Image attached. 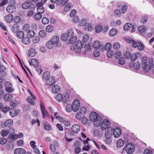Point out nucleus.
Instances as JSON below:
<instances>
[{"instance_id":"nucleus-1","label":"nucleus","mask_w":154,"mask_h":154,"mask_svg":"<svg viewBox=\"0 0 154 154\" xmlns=\"http://www.w3.org/2000/svg\"><path fill=\"white\" fill-rule=\"evenodd\" d=\"M86 45L80 41H78L75 43L72 44L70 47V49L74 51L77 53H79L81 51L82 48H85Z\"/></svg>"},{"instance_id":"nucleus-2","label":"nucleus","mask_w":154,"mask_h":154,"mask_svg":"<svg viewBox=\"0 0 154 154\" xmlns=\"http://www.w3.org/2000/svg\"><path fill=\"white\" fill-rule=\"evenodd\" d=\"M91 121L94 122L95 125L99 127L100 126L103 120V118L101 116H89Z\"/></svg>"},{"instance_id":"nucleus-3","label":"nucleus","mask_w":154,"mask_h":154,"mask_svg":"<svg viewBox=\"0 0 154 154\" xmlns=\"http://www.w3.org/2000/svg\"><path fill=\"white\" fill-rule=\"evenodd\" d=\"M124 149H125L126 152L129 154L132 153L135 150L134 145L132 143H128Z\"/></svg>"},{"instance_id":"nucleus-4","label":"nucleus","mask_w":154,"mask_h":154,"mask_svg":"<svg viewBox=\"0 0 154 154\" xmlns=\"http://www.w3.org/2000/svg\"><path fill=\"white\" fill-rule=\"evenodd\" d=\"M71 105L72 110L74 112H77L80 107V103L78 100L75 99Z\"/></svg>"},{"instance_id":"nucleus-5","label":"nucleus","mask_w":154,"mask_h":154,"mask_svg":"<svg viewBox=\"0 0 154 154\" xmlns=\"http://www.w3.org/2000/svg\"><path fill=\"white\" fill-rule=\"evenodd\" d=\"M55 118L60 122H63L66 126L69 127L71 125L70 122L67 119H64L60 116H56Z\"/></svg>"},{"instance_id":"nucleus-6","label":"nucleus","mask_w":154,"mask_h":154,"mask_svg":"<svg viewBox=\"0 0 154 154\" xmlns=\"http://www.w3.org/2000/svg\"><path fill=\"white\" fill-rule=\"evenodd\" d=\"M147 58L143 57L142 60L141 66L143 69L146 71H148L150 70V66L147 63Z\"/></svg>"},{"instance_id":"nucleus-7","label":"nucleus","mask_w":154,"mask_h":154,"mask_svg":"<svg viewBox=\"0 0 154 154\" xmlns=\"http://www.w3.org/2000/svg\"><path fill=\"white\" fill-rule=\"evenodd\" d=\"M113 132V128L110 127L105 131V137L107 139L110 138Z\"/></svg>"},{"instance_id":"nucleus-8","label":"nucleus","mask_w":154,"mask_h":154,"mask_svg":"<svg viewBox=\"0 0 154 154\" xmlns=\"http://www.w3.org/2000/svg\"><path fill=\"white\" fill-rule=\"evenodd\" d=\"M22 7L23 8L27 9L29 8L31 9H34L35 8V4H30L27 2H25L22 4Z\"/></svg>"},{"instance_id":"nucleus-9","label":"nucleus","mask_w":154,"mask_h":154,"mask_svg":"<svg viewBox=\"0 0 154 154\" xmlns=\"http://www.w3.org/2000/svg\"><path fill=\"white\" fill-rule=\"evenodd\" d=\"M5 87L6 91L8 92H13L14 89L12 88L11 83L9 82H7L5 83Z\"/></svg>"},{"instance_id":"nucleus-10","label":"nucleus","mask_w":154,"mask_h":154,"mask_svg":"<svg viewBox=\"0 0 154 154\" xmlns=\"http://www.w3.org/2000/svg\"><path fill=\"white\" fill-rule=\"evenodd\" d=\"M122 130L119 128H117L114 129H113V134L115 137H119L120 136Z\"/></svg>"},{"instance_id":"nucleus-11","label":"nucleus","mask_w":154,"mask_h":154,"mask_svg":"<svg viewBox=\"0 0 154 154\" xmlns=\"http://www.w3.org/2000/svg\"><path fill=\"white\" fill-rule=\"evenodd\" d=\"M110 124V122L108 120L104 119L101 125V128L102 130H105L108 128Z\"/></svg>"},{"instance_id":"nucleus-12","label":"nucleus","mask_w":154,"mask_h":154,"mask_svg":"<svg viewBox=\"0 0 154 154\" xmlns=\"http://www.w3.org/2000/svg\"><path fill=\"white\" fill-rule=\"evenodd\" d=\"M46 81L47 85L49 86H52L55 82V78L53 76H51Z\"/></svg>"},{"instance_id":"nucleus-13","label":"nucleus","mask_w":154,"mask_h":154,"mask_svg":"<svg viewBox=\"0 0 154 154\" xmlns=\"http://www.w3.org/2000/svg\"><path fill=\"white\" fill-rule=\"evenodd\" d=\"M25 150L22 148H17L15 149L14 151V154H25Z\"/></svg>"},{"instance_id":"nucleus-14","label":"nucleus","mask_w":154,"mask_h":154,"mask_svg":"<svg viewBox=\"0 0 154 154\" xmlns=\"http://www.w3.org/2000/svg\"><path fill=\"white\" fill-rule=\"evenodd\" d=\"M15 7L13 5L8 6L6 8V11L9 13H12L15 10Z\"/></svg>"},{"instance_id":"nucleus-15","label":"nucleus","mask_w":154,"mask_h":154,"mask_svg":"<svg viewBox=\"0 0 154 154\" xmlns=\"http://www.w3.org/2000/svg\"><path fill=\"white\" fill-rule=\"evenodd\" d=\"M80 128L79 125L78 124H75L73 125L72 128V129L74 133H77L80 130Z\"/></svg>"},{"instance_id":"nucleus-16","label":"nucleus","mask_w":154,"mask_h":154,"mask_svg":"<svg viewBox=\"0 0 154 154\" xmlns=\"http://www.w3.org/2000/svg\"><path fill=\"white\" fill-rule=\"evenodd\" d=\"M30 64H31L34 67H36L39 64L37 60L35 59H32L30 62L29 61Z\"/></svg>"},{"instance_id":"nucleus-17","label":"nucleus","mask_w":154,"mask_h":154,"mask_svg":"<svg viewBox=\"0 0 154 154\" xmlns=\"http://www.w3.org/2000/svg\"><path fill=\"white\" fill-rule=\"evenodd\" d=\"M43 123L44 128L45 130L49 131L51 130V127L49 123L45 121H43Z\"/></svg>"},{"instance_id":"nucleus-18","label":"nucleus","mask_w":154,"mask_h":154,"mask_svg":"<svg viewBox=\"0 0 154 154\" xmlns=\"http://www.w3.org/2000/svg\"><path fill=\"white\" fill-rule=\"evenodd\" d=\"M59 40V37L57 36H54L53 37L51 41H52L53 44L56 45V46H58V42Z\"/></svg>"},{"instance_id":"nucleus-19","label":"nucleus","mask_w":154,"mask_h":154,"mask_svg":"<svg viewBox=\"0 0 154 154\" xmlns=\"http://www.w3.org/2000/svg\"><path fill=\"white\" fill-rule=\"evenodd\" d=\"M102 46V45H100L99 41H94L93 44V47L95 49H99L100 48H101Z\"/></svg>"},{"instance_id":"nucleus-20","label":"nucleus","mask_w":154,"mask_h":154,"mask_svg":"<svg viewBox=\"0 0 154 154\" xmlns=\"http://www.w3.org/2000/svg\"><path fill=\"white\" fill-rule=\"evenodd\" d=\"M12 96L11 94L7 93L5 94L4 97V100L6 101H9L12 98Z\"/></svg>"},{"instance_id":"nucleus-21","label":"nucleus","mask_w":154,"mask_h":154,"mask_svg":"<svg viewBox=\"0 0 154 154\" xmlns=\"http://www.w3.org/2000/svg\"><path fill=\"white\" fill-rule=\"evenodd\" d=\"M102 47L101 48L102 49V51H103V50H106V51H109L110 50V49H111L112 45L110 43H107L106 44H105L104 46V48H103V46H102Z\"/></svg>"},{"instance_id":"nucleus-22","label":"nucleus","mask_w":154,"mask_h":154,"mask_svg":"<svg viewBox=\"0 0 154 154\" xmlns=\"http://www.w3.org/2000/svg\"><path fill=\"white\" fill-rule=\"evenodd\" d=\"M54 45H55L51 40L48 41L46 44L47 47L49 49H53Z\"/></svg>"},{"instance_id":"nucleus-23","label":"nucleus","mask_w":154,"mask_h":154,"mask_svg":"<svg viewBox=\"0 0 154 154\" xmlns=\"http://www.w3.org/2000/svg\"><path fill=\"white\" fill-rule=\"evenodd\" d=\"M50 74L49 72L48 71L44 72L43 75V80H48V79L51 77Z\"/></svg>"},{"instance_id":"nucleus-24","label":"nucleus","mask_w":154,"mask_h":154,"mask_svg":"<svg viewBox=\"0 0 154 154\" xmlns=\"http://www.w3.org/2000/svg\"><path fill=\"white\" fill-rule=\"evenodd\" d=\"M14 17H13V15L11 14H9L5 18V20L7 22L10 23L13 20Z\"/></svg>"},{"instance_id":"nucleus-25","label":"nucleus","mask_w":154,"mask_h":154,"mask_svg":"<svg viewBox=\"0 0 154 154\" xmlns=\"http://www.w3.org/2000/svg\"><path fill=\"white\" fill-rule=\"evenodd\" d=\"M30 42L31 41L28 37H25L22 38V42L24 44L28 45L29 44Z\"/></svg>"},{"instance_id":"nucleus-26","label":"nucleus","mask_w":154,"mask_h":154,"mask_svg":"<svg viewBox=\"0 0 154 154\" xmlns=\"http://www.w3.org/2000/svg\"><path fill=\"white\" fill-rule=\"evenodd\" d=\"M92 26L91 24L86 23L84 26L83 28L86 31H89L92 29Z\"/></svg>"},{"instance_id":"nucleus-27","label":"nucleus","mask_w":154,"mask_h":154,"mask_svg":"<svg viewBox=\"0 0 154 154\" xmlns=\"http://www.w3.org/2000/svg\"><path fill=\"white\" fill-rule=\"evenodd\" d=\"M28 53L29 55L31 57H34L36 54L35 50L33 48H30L29 51Z\"/></svg>"},{"instance_id":"nucleus-28","label":"nucleus","mask_w":154,"mask_h":154,"mask_svg":"<svg viewBox=\"0 0 154 154\" xmlns=\"http://www.w3.org/2000/svg\"><path fill=\"white\" fill-rule=\"evenodd\" d=\"M86 109L85 107H81L79 110V113H77L76 116H79V115H84L86 112Z\"/></svg>"},{"instance_id":"nucleus-29","label":"nucleus","mask_w":154,"mask_h":154,"mask_svg":"<svg viewBox=\"0 0 154 154\" xmlns=\"http://www.w3.org/2000/svg\"><path fill=\"white\" fill-rule=\"evenodd\" d=\"M60 90V87L58 85H55L52 88V91L53 93H57Z\"/></svg>"},{"instance_id":"nucleus-30","label":"nucleus","mask_w":154,"mask_h":154,"mask_svg":"<svg viewBox=\"0 0 154 154\" xmlns=\"http://www.w3.org/2000/svg\"><path fill=\"white\" fill-rule=\"evenodd\" d=\"M40 105L42 116H45L47 114V112L45 109V107L43 104L42 103H41Z\"/></svg>"},{"instance_id":"nucleus-31","label":"nucleus","mask_w":154,"mask_h":154,"mask_svg":"<svg viewBox=\"0 0 154 154\" xmlns=\"http://www.w3.org/2000/svg\"><path fill=\"white\" fill-rule=\"evenodd\" d=\"M13 123V122L12 120L9 119L5 121V125L6 127H9L12 125Z\"/></svg>"},{"instance_id":"nucleus-32","label":"nucleus","mask_w":154,"mask_h":154,"mask_svg":"<svg viewBox=\"0 0 154 154\" xmlns=\"http://www.w3.org/2000/svg\"><path fill=\"white\" fill-rule=\"evenodd\" d=\"M19 26L17 24H15L13 25L11 27V31L14 33L16 32L19 30Z\"/></svg>"},{"instance_id":"nucleus-33","label":"nucleus","mask_w":154,"mask_h":154,"mask_svg":"<svg viewBox=\"0 0 154 154\" xmlns=\"http://www.w3.org/2000/svg\"><path fill=\"white\" fill-rule=\"evenodd\" d=\"M69 100V98L68 94H66L63 97V96L62 101L64 103H67Z\"/></svg>"},{"instance_id":"nucleus-34","label":"nucleus","mask_w":154,"mask_h":154,"mask_svg":"<svg viewBox=\"0 0 154 154\" xmlns=\"http://www.w3.org/2000/svg\"><path fill=\"white\" fill-rule=\"evenodd\" d=\"M63 95L60 93H58L55 97V100L56 101L60 102L62 101Z\"/></svg>"},{"instance_id":"nucleus-35","label":"nucleus","mask_w":154,"mask_h":154,"mask_svg":"<svg viewBox=\"0 0 154 154\" xmlns=\"http://www.w3.org/2000/svg\"><path fill=\"white\" fill-rule=\"evenodd\" d=\"M68 2V0H57V4L58 5L64 6Z\"/></svg>"},{"instance_id":"nucleus-36","label":"nucleus","mask_w":154,"mask_h":154,"mask_svg":"<svg viewBox=\"0 0 154 154\" xmlns=\"http://www.w3.org/2000/svg\"><path fill=\"white\" fill-rule=\"evenodd\" d=\"M117 33V30L115 28H113L111 29L109 32L110 35L113 36H115Z\"/></svg>"},{"instance_id":"nucleus-37","label":"nucleus","mask_w":154,"mask_h":154,"mask_svg":"<svg viewBox=\"0 0 154 154\" xmlns=\"http://www.w3.org/2000/svg\"><path fill=\"white\" fill-rule=\"evenodd\" d=\"M72 4L71 3H69L65 6L64 10L65 11H68L70 10V9L72 8Z\"/></svg>"},{"instance_id":"nucleus-38","label":"nucleus","mask_w":154,"mask_h":154,"mask_svg":"<svg viewBox=\"0 0 154 154\" xmlns=\"http://www.w3.org/2000/svg\"><path fill=\"white\" fill-rule=\"evenodd\" d=\"M124 144V141L122 139L119 140L116 142L117 146L118 147H120L122 146Z\"/></svg>"},{"instance_id":"nucleus-39","label":"nucleus","mask_w":154,"mask_h":154,"mask_svg":"<svg viewBox=\"0 0 154 154\" xmlns=\"http://www.w3.org/2000/svg\"><path fill=\"white\" fill-rule=\"evenodd\" d=\"M77 39V37L75 36H73L69 38V42L70 43L72 44H74L75 42L76 41Z\"/></svg>"},{"instance_id":"nucleus-40","label":"nucleus","mask_w":154,"mask_h":154,"mask_svg":"<svg viewBox=\"0 0 154 154\" xmlns=\"http://www.w3.org/2000/svg\"><path fill=\"white\" fill-rule=\"evenodd\" d=\"M35 35V33L33 31L29 30L27 33V36L29 38H31L33 37Z\"/></svg>"},{"instance_id":"nucleus-41","label":"nucleus","mask_w":154,"mask_h":154,"mask_svg":"<svg viewBox=\"0 0 154 154\" xmlns=\"http://www.w3.org/2000/svg\"><path fill=\"white\" fill-rule=\"evenodd\" d=\"M132 27V25L129 23H127L124 25V29L125 30H128Z\"/></svg>"},{"instance_id":"nucleus-42","label":"nucleus","mask_w":154,"mask_h":154,"mask_svg":"<svg viewBox=\"0 0 154 154\" xmlns=\"http://www.w3.org/2000/svg\"><path fill=\"white\" fill-rule=\"evenodd\" d=\"M46 35V32L44 30H41L39 32V35L41 38L45 37Z\"/></svg>"},{"instance_id":"nucleus-43","label":"nucleus","mask_w":154,"mask_h":154,"mask_svg":"<svg viewBox=\"0 0 154 154\" xmlns=\"http://www.w3.org/2000/svg\"><path fill=\"white\" fill-rule=\"evenodd\" d=\"M67 35V34L65 33L63 34L61 37V40L63 42L66 41L68 38Z\"/></svg>"},{"instance_id":"nucleus-44","label":"nucleus","mask_w":154,"mask_h":154,"mask_svg":"<svg viewBox=\"0 0 154 154\" xmlns=\"http://www.w3.org/2000/svg\"><path fill=\"white\" fill-rule=\"evenodd\" d=\"M8 139L11 140V142L13 141L16 139H17L16 135L14 134H11L10 135L8 136Z\"/></svg>"},{"instance_id":"nucleus-45","label":"nucleus","mask_w":154,"mask_h":154,"mask_svg":"<svg viewBox=\"0 0 154 154\" xmlns=\"http://www.w3.org/2000/svg\"><path fill=\"white\" fill-rule=\"evenodd\" d=\"M89 39V36L88 35L85 34V35L82 38V42L83 43H84L85 44H86V42Z\"/></svg>"},{"instance_id":"nucleus-46","label":"nucleus","mask_w":154,"mask_h":154,"mask_svg":"<svg viewBox=\"0 0 154 154\" xmlns=\"http://www.w3.org/2000/svg\"><path fill=\"white\" fill-rule=\"evenodd\" d=\"M18 112L17 110V109H11V111L9 112V114L10 116H12L11 114H13L15 116H17V115L18 114Z\"/></svg>"},{"instance_id":"nucleus-47","label":"nucleus","mask_w":154,"mask_h":154,"mask_svg":"<svg viewBox=\"0 0 154 154\" xmlns=\"http://www.w3.org/2000/svg\"><path fill=\"white\" fill-rule=\"evenodd\" d=\"M9 133V131L5 130H3L1 132V135L3 137L7 136Z\"/></svg>"},{"instance_id":"nucleus-48","label":"nucleus","mask_w":154,"mask_h":154,"mask_svg":"<svg viewBox=\"0 0 154 154\" xmlns=\"http://www.w3.org/2000/svg\"><path fill=\"white\" fill-rule=\"evenodd\" d=\"M114 54V52L112 50H109L107 51L106 55L107 57L111 58L112 57Z\"/></svg>"},{"instance_id":"nucleus-49","label":"nucleus","mask_w":154,"mask_h":154,"mask_svg":"<svg viewBox=\"0 0 154 154\" xmlns=\"http://www.w3.org/2000/svg\"><path fill=\"white\" fill-rule=\"evenodd\" d=\"M67 34V36L68 37H70L73 36V32L72 29H69L68 30L67 33H66Z\"/></svg>"},{"instance_id":"nucleus-50","label":"nucleus","mask_w":154,"mask_h":154,"mask_svg":"<svg viewBox=\"0 0 154 154\" xmlns=\"http://www.w3.org/2000/svg\"><path fill=\"white\" fill-rule=\"evenodd\" d=\"M53 27L51 25H48L46 28V31L48 32H51L53 31Z\"/></svg>"},{"instance_id":"nucleus-51","label":"nucleus","mask_w":154,"mask_h":154,"mask_svg":"<svg viewBox=\"0 0 154 154\" xmlns=\"http://www.w3.org/2000/svg\"><path fill=\"white\" fill-rule=\"evenodd\" d=\"M17 34V37L20 38H22L24 36V33L23 31H18Z\"/></svg>"},{"instance_id":"nucleus-52","label":"nucleus","mask_w":154,"mask_h":154,"mask_svg":"<svg viewBox=\"0 0 154 154\" xmlns=\"http://www.w3.org/2000/svg\"><path fill=\"white\" fill-rule=\"evenodd\" d=\"M42 17L41 14L38 13H36L35 14L34 16V18L36 20H39Z\"/></svg>"},{"instance_id":"nucleus-53","label":"nucleus","mask_w":154,"mask_h":154,"mask_svg":"<svg viewBox=\"0 0 154 154\" xmlns=\"http://www.w3.org/2000/svg\"><path fill=\"white\" fill-rule=\"evenodd\" d=\"M7 148L8 150H12L14 149V146L11 142L8 143L7 145Z\"/></svg>"},{"instance_id":"nucleus-54","label":"nucleus","mask_w":154,"mask_h":154,"mask_svg":"<svg viewBox=\"0 0 154 154\" xmlns=\"http://www.w3.org/2000/svg\"><path fill=\"white\" fill-rule=\"evenodd\" d=\"M100 54L98 49H95L94 50L93 53L94 56L96 57H98L99 56Z\"/></svg>"},{"instance_id":"nucleus-55","label":"nucleus","mask_w":154,"mask_h":154,"mask_svg":"<svg viewBox=\"0 0 154 154\" xmlns=\"http://www.w3.org/2000/svg\"><path fill=\"white\" fill-rule=\"evenodd\" d=\"M138 29L139 32H143L146 29V27L144 26H140L138 27Z\"/></svg>"},{"instance_id":"nucleus-56","label":"nucleus","mask_w":154,"mask_h":154,"mask_svg":"<svg viewBox=\"0 0 154 154\" xmlns=\"http://www.w3.org/2000/svg\"><path fill=\"white\" fill-rule=\"evenodd\" d=\"M88 119L85 116H83L81 118V121L83 124H86L88 122Z\"/></svg>"},{"instance_id":"nucleus-57","label":"nucleus","mask_w":154,"mask_h":154,"mask_svg":"<svg viewBox=\"0 0 154 154\" xmlns=\"http://www.w3.org/2000/svg\"><path fill=\"white\" fill-rule=\"evenodd\" d=\"M66 109L67 112H71L72 110L71 105L69 104H67L66 107Z\"/></svg>"},{"instance_id":"nucleus-58","label":"nucleus","mask_w":154,"mask_h":154,"mask_svg":"<svg viewBox=\"0 0 154 154\" xmlns=\"http://www.w3.org/2000/svg\"><path fill=\"white\" fill-rule=\"evenodd\" d=\"M113 48L115 50H118L120 48V44L118 42H115L113 45Z\"/></svg>"},{"instance_id":"nucleus-59","label":"nucleus","mask_w":154,"mask_h":154,"mask_svg":"<svg viewBox=\"0 0 154 154\" xmlns=\"http://www.w3.org/2000/svg\"><path fill=\"white\" fill-rule=\"evenodd\" d=\"M49 19L46 17H43L42 19V23L43 24H46L49 23Z\"/></svg>"},{"instance_id":"nucleus-60","label":"nucleus","mask_w":154,"mask_h":154,"mask_svg":"<svg viewBox=\"0 0 154 154\" xmlns=\"http://www.w3.org/2000/svg\"><path fill=\"white\" fill-rule=\"evenodd\" d=\"M87 23V20L85 19H82L79 23L80 26H84Z\"/></svg>"},{"instance_id":"nucleus-61","label":"nucleus","mask_w":154,"mask_h":154,"mask_svg":"<svg viewBox=\"0 0 154 154\" xmlns=\"http://www.w3.org/2000/svg\"><path fill=\"white\" fill-rule=\"evenodd\" d=\"M37 13L41 14L43 13L44 11V8L43 7L41 8H37Z\"/></svg>"},{"instance_id":"nucleus-62","label":"nucleus","mask_w":154,"mask_h":154,"mask_svg":"<svg viewBox=\"0 0 154 154\" xmlns=\"http://www.w3.org/2000/svg\"><path fill=\"white\" fill-rule=\"evenodd\" d=\"M127 8V6L126 5H123L121 10L122 13L123 14L126 12Z\"/></svg>"},{"instance_id":"nucleus-63","label":"nucleus","mask_w":154,"mask_h":154,"mask_svg":"<svg viewBox=\"0 0 154 154\" xmlns=\"http://www.w3.org/2000/svg\"><path fill=\"white\" fill-rule=\"evenodd\" d=\"M50 150L53 152H54L56 150V147L53 144H51L50 145Z\"/></svg>"},{"instance_id":"nucleus-64","label":"nucleus","mask_w":154,"mask_h":154,"mask_svg":"<svg viewBox=\"0 0 154 154\" xmlns=\"http://www.w3.org/2000/svg\"><path fill=\"white\" fill-rule=\"evenodd\" d=\"M30 146L33 149L37 147V146L36 145V143L35 141H30Z\"/></svg>"}]
</instances>
